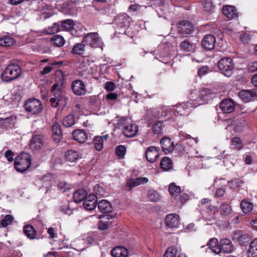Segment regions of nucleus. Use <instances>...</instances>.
Masks as SVG:
<instances>
[{
  "instance_id": "1",
  "label": "nucleus",
  "mask_w": 257,
  "mask_h": 257,
  "mask_svg": "<svg viewBox=\"0 0 257 257\" xmlns=\"http://www.w3.org/2000/svg\"><path fill=\"white\" fill-rule=\"evenodd\" d=\"M82 46L85 47L87 46L88 48H98L102 46V42L96 33H90L85 35L81 41V52L84 51L85 49ZM83 53L81 52V57H83V59L81 60V63H84L83 67H85L87 64L89 65L88 63L89 61L86 57L87 55L83 56Z\"/></svg>"
},
{
  "instance_id": "2",
  "label": "nucleus",
  "mask_w": 257,
  "mask_h": 257,
  "mask_svg": "<svg viewBox=\"0 0 257 257\" xmlns=\"http://www.w3.org/2000/svg\"><path fill=\"white\" fill-rule=\"evenodd\" d=\"M22 73L20 66L15 63L9 64L1 75L4 81L9 82L18 78Z\"/></svg>"
},
{
  "instance_id": "3",
  "label": "nucleus",
  "mask_w": 257,
  "mask_h": 257,
  "mask_svg": "<svg viewBox=\"0 0 257 257\" xmlns=\"http://www.w3.org/2000/svg\"><path fill=\"white\" fill-rule=\"evenodd\" d=\"M31 164V155L27 153H23L16 158L15 167L17 171L24 172L30 167Z\"/></svg>"
},
{
  "instance_id": "4",
  "label": "nucleus",
  "mask_w": 257,
  "mask_h": 257,
  "mask_svg": "<svg viewBox=\"0 0 257 257\" xmlns=\"http://www.w3.org/2000/svg\"><path fill=\"white\" fill-rule=\"evenodd\" d=\"M24 107L26 111L32 115H38L43 110L42 102L36 98H30L27 100Z\"/></svg>"
},
{
  "instance_id": "5",
  "label": "nucleus",
  "mask_w": 257,
  "mask_h": 257,
  "mask_svg": "<svg viewBox=\"0 0 257 257\" xmlns=\"http://www.w3.org/2000/svg\"><path fill=\"white\" fill-rule=\"evenodd\" d=\"M218 67L225 76L230 77L233 73L234 64L230 58L224 57L218 61Z\"/></svg>"
},
{
  "instance_id": "6",
  "label": "nucleus",
  "mask_w": 257,
  "mask_h": 257,
  "mask_svg": "<svg viewBox=\"0 0 257 257\" xmlns=\"http://www.w3.org/2000/svg\"><path fill=\"white\" fill-rule=\"evenodd\" d=\"M213 93L211 91L207 88H204L201 90L198 93V98H196L195 96H192L191 100L193 101L195 105H198L203 104L212 98Z\"/></svg>"
},
{
  "instance_id": "7",
  "label": "nucleus",
  "mask_w": 257,
  "mask_h": 257,
  "mask_svg": "<svg viewBox=\"0 0 257 257\" xmlns=\"http://www.w3.org/2000/svg\"><path fill=\"white\" fill-rule=\"evenodd\" d=\"M196 107V105H195L194 102L189 100L177 106L176 110L181 115L186 116L189 115L192 108H195Z\"/></svg>"
},
{
  "instance_id": "8",
  "label": "nucleus",
  "mask_w": 257,
  "mask_h": 257,
  "mask_svg": "<svg viewBox=\"0 0 257 257\" xmlns=\"http://www.w3.org/2000/svg\"><path fill=\"white\" fill-rule=\"evenodd\" d=\"M46 141V138L42 135H34L31 139L30 147L34 150L40 149L45 144Z\"/></svg>"
},
{
  "instance_id": "9",
  "label": "nucleus",
  "mask_w": 257,
  "mask_h": 257,
  "mask_svg": "<svg viewBox=\"0 0 257 257\" xmlns=\"http://www.w3.org/2000/svg\"><path fill=\"white\" fill-rule=\"evenodd\" d=\"M194 26L193 24L187 21H182L180 22L178 27V32L182 35H187L193 31Z\"/></svg>"
},
{
  "instance_id": "10",
  "label": "nucleus",
  "mask_w": 257,
  "mask_h": 257,
  "mask_svg": "<svg viewBox=\"0 0 257 257\" xmlns=\"http://www.w3.org/2000/svg\"><path fill=\"white\" fill-rule=\"evenodd\" d=\"M219 107L224 113H229L233 111L235 104L231 99H224L219 104Z\"/></svg>"
},
{
  "instance_id": "11",
  "label": "nucleus",
  "mask_w": 257,
  "mask_h": 257,
  "mask_svg": "<svg viewBox=\"0 0 257 257\" xmlns=\"http://www.w3.org/2000/svg\"><path fill=\"white\" fill-rule=\"evenodd\" d=\"M96 197L94 195H89L83 200V206L86 210H92L96 206Z\"/></svg>"
},
{
  "instance_id": "12",
  "label": "nucleus",
  "mask_w": 257,
  "mask_h": 257,
  "mask_svg": "<svg viewBox=\"0 0 257 257\" xmlns=\"http://www.w3.org/2000/svg\"><path fill=\"white\" fill-rule=\"evenodd\" d=\"M162 151L165 153L168 154L172 152L174 149V142L167 137H164L160 141Z\"/></svg>"
},
{
  "instance_id": "13",
  "label": "nucleus",
  "mask_w": 257,
  "mask_h": 257,
  "mask_svg": "<svg viewBox=\"0 0 257 257\" xmlns=\"http://www.w3.org/2000/svg\"><path fill=\"white\" fill-rule=\"evenodd\" d=\"M222 13L228 20L236 19L238 17V13L235 7L233 6H225L222 8Z\"/></svg>"
},
{
  "instance_id": "14",
  "label": "nucleus",
  "mask_w": 257,
  "mask_h": 257,
  "mask_svg": "<svg viewBox=\"0 0 257 257\" xmlns=\"http://www.w3.org/2000/svg\"><path fill=\"white\" fill-rule=\"evenodd\" d=\"M55 83L53 85L51 88L52 92L59 91V89L61 88V86L64 81V76L63 72L58 70L56 71L55 74Z\"/></svg>"
},
{
  "instance_id": "15",
  "label": "nucleus",
  "mask_w": 257,
  "mask_h": 257,
  "mask_svg": "<svg viewBox=\"0 0 257 257\" xmlns=\"http://www.w3.org/2000/svg\"><path fill=\"white\" fill-rule=\"evenodd\" d=\"M159 151L155 147H149L146 151V159L150 162H154L159 157Z\"/></svg>"
},
{
  "instance_id": "16",
  "label": "nucleus",
  "mask_w": 257,
  "mask_h": 257,
  "mask_svg": "<svg viewBox=\"0 0 257 257\" xmlns=\"http://www.w3.org/2000/svg\"><path fill=\"white\" fill-rule=\"evenodd\" d=\"M138 130V126L137 124L130 123L124 126L122 133L126 137L131 138L137 134Z\"/></svg>"
},
{
  "instance_id": "17",
  "label": "nucleus",
  "mask_w": 257,
  "mask_h": 257,
  "mask_svg": "<svg viewBox=\"0 0 257 257\" xmlns=\"http://www.w3.org/2000/svg\"><path fill=\"white\" fill-rule=\"evenodd\" d=\"M149 179L146 177H139L136 179L131 178L126 181V185L129 187V190L140 185L141 184L146 183Z\"/></svg>"
},
{
  "instance_id": "18",
  "label": "nucleus",
  "mask_w": 257,
  "mask_h": 257,
  "mask_svg": "<svg viewBox=\"0 0 257 257\" xmlns=\"http://www.w3.org/2000/svg\"><path fill=\"white\" fill-rule=\"evenodd\" d=\"M166 224L169 227H178L179 225V216L175 214H170L167 215Z\"/></svg>"
},
{
  "instance_id": "19",
  "label": "nucleus",
  "mask_w": 257,
  "mask_h": 257,
  "mask_svg": "<svg viewBox=\"0 0 257 257\" xmlns=\"http://www.w3.org/2000/svg\"><path fill=\"white\" fill-rule=\"evenodd\" d=\"M215 43V38L212 35H206L202 41V45L206 50L212 49Z\"/></svg>"
},
{
  "instance_id": "20",
  "label": "nucleus",
  "mask_w": 257,
  "mask_h": 257,
  "mask_svg": "<svg viewBox=\"0 0 257 257\" xmlns=\"http://www.w3.org/2000/svg\"><path fill=\"white\" fill-rule=\"evenodd\" d=\"M232 238L238 241L241 245H245L246 243L249 240L248 235L243 234L242 232L239 230H236L233 232Z\"/></svg>"
},
{
  "instance_id": "21",
  "label": "nucleus",
  "mask_w": 257,
  "mask_h": 257,
  "mask_svg": "<svg viewBox=\"0 0 257 257\" xmlns=\"http://www.w3.org/2000/svg\"><path fill=\"white\" fill-rule=\"evenodd\" d=\"M52 138L56 143H59L62 138L61 126L56 122H54L52 126Z\"/></svg>"
},
{
  "instance_id": "22",
  "label": "nucleus",
  "mask_w": 257,
  "mask_h": 257,
  "mask_svg": "<svg viewBox=\"0 0 257 257\" xmlns=\"http://www.w3.org/2000/svg\"><path fill=\"white\" fill-rule=\"evenodd\" d=\"M242 211L245 214H248L252 212L253 208V204L248 198L243 199L240 204Z\"/></svg>"
},
{
  "instance_id": "23",
  "label": "nucleus",
  "mask_w": 257,
  "mask_h": 257,
  "mask_svg": "<svg viewBox=\"0 0 257 257\" xmlns=\"http://www.w3.org/2000/svg\"><path fill=\"white\" fill-rule=\"evenodd\" d=\"M180 48L184 52L193 53L195 51L196 46L189 40H185L180 43Z\"/></svg>"
},
{
  "instance_id": "24",
  "label": "nucleus",
  "mask_w": 257,
  "mask_h": 257,
  "mask_svg": "<svg viewBox=\"0 0 257 257\" xmlns=\"http://www.w3.org/2000/svg\"><path fill=\"white\" fill-rule=\"evenodd\" d=\"M111 254L113 257H127L128 252L127 249L123 246H116L112 249Z\"/></svg>"
},
{
  "instance_id": "25",
  "label": "nucleus",
  "mask_w": 257,
  "mask_h": 257,
  "mask_svg": "<svg viewBox=\"0 0 257 257\" xmlns=\"http://www.w3.org/2000/svg\"><path fill=\"white\" fill-rule=\"evenodd\" d=\"M16 117L10 115L6 117H0V124L6 128H12L16 121Z\"/></svg>"
},
{
  "instance_id": "26",
  "label": "nucleus",
  "mask_w": 257,
  "mask_h": 257,
  "mask_svg": "<svg viewBox=\"0 0 257 257\" xmlns=\"http://www.w3.org/2000/svg\"><path fill=\"white\" fill-rule=\"evenodd\" d=\"M220 244L221 245L222 251L224 252L230 253L233 249V247L231 241L228 238L221 239L220 240Z\"/></svg>"
},
{
  "instance_id": "27",
  "label": "nucleus",
  "mask_w": 257,
  "mask_h": 257,
  "mask_svg": "<svg viewBox=\"0 0 257 257\" xmlns=\"http://www.w3.org/2000/svg\"><path fill=\"white\" fill-rule=\"evenodd\" d=\"M107 138L108 135H106L102 137L96 136L93 139V144L96 150L100 151L102 150L103 147V140H106Z\"/></svg>"
},
{
  "instance_id": "28",
  "label": "nucleus",
  "mask_w": 257,
  "mask_h": 257,
  "mask_svg": "<svg viewBox=\"0 0 257 257\" xmlns=\"http://www.w3.org/2000/svg\"><path fill=\"white\" fill-rule=\"evenodd\" d=\"M98 208L102 213L111 212L112 206L110 203L106 200H101L98 203Z\"/></svg>"
},
{
  "instance_id": "29",
  "label": "nucleus",
  "mask_w": 257,
  "mask_h": 257,
  "mask_svg": "<svg viewBox=\"0 0 257 257\" xmlns=\"http://www.w3.org/2000/svg\"><path fill=\"white\" fill-rule=\"evenodd\" d=\"M238 95L244 102H248L254 97L252 90H242L238 92Z\"/></svg>"
},
{
  "instance_id": "30",
  "label": "nucleus",
  "mask_w": 257,
  "mask_h": 257,
  "mask_svg": "<svg viewBox=\"0 0 257 257\" xmlns=\"http://www.w3.org/2000/svg\"><path fill=\"white\" fill-rule=\"evenodd\" d=\"M112 216L109 215L104 216L103 219L99 221L98 223V229L101 230L107 229L110 225V223H111V222L109 221V219H112Z\"/></svg>"
},
{
  "instance_id": "31",
  "label": "nucleus",
  "mask_w": 257,
  "mask_h": 257,
  "mask_svg": "<svg viewBox=\"0 0 257 257\" xmlns=\"http://www.w3.org/2000/svg\"><path fill=\"white\" fill-rule=\"evenodd\" d=\"M160 167L164 171H168L173 168V163L168 157H164L160 162Z\"/></svg>"
},
{
  "instance_id": "32",
  "label": "nucleus",
  "mask_w": 257,
  "mask_h": 257,
  "mask_svg": "<svg viewBox=\"0 0 257 257\" xmlns=\"http://www.w3.org/2000/svg\"><path fill=\"white\" fill-rule=\"evenodd\" d=\"M24 232L25 234L30 239H33L36 238V231L33 226L30 225H27L24 227Z\"/></svg>"
},
{
  "instance_id": "33",
  "label": "nucleus",
  "mask_w": 257,
  "mask_h": 257,
  "mask_svg": "<svg viewBox=\"0 0 257 257\" xmlns=\"http://www.w3.org/2000/svg\"><path fill=\"white\" fill-rule=\"evenodd\" d=\"M147 197L150 201L156 202L161 199V196L157 191L151 189L148 191Z\"/></svg>"
},
{
  "instance_id": "34",
  "label": "nucleus",
  "mask_w": 257,
  "mask_h": 257,
  "mask_svg": "<svg viewBox=\"0 0 257 257\" xmlns=\"http://www.w3.org/2000/svg\"><path fill=\"white\" fill-rule=\"evenodd\" d=\"M15 43V40L9 36H4L0 39V46L3 47H10Z\"/></svg>"
},
{
  "instance_id": "35",
  "label": "nucleus",
  "mask_w": 257,
  "mask_h": 257,
  "mask_svg": "<svg viewBox=\"0 0 257 257\" xmlns=\"http://www.w3.org/2000/svg\"><path fill=\"white\" fill-rule=\"evenodd\" d=\"M248 255L250 257L257 256V238L253 239L250 243Z\"/></svg>"
},
{
  "instance_id": "36",
  "label": "nucleus",
  "mask_w": 257,
  "mask_h": 257,
  "mask_svg": "<svg viewBox=\"0 0 257 257\" xmlns=\"http://www.w3.org/2000/svg\"><path fill=\"white\" fill-rule=\"evenodd\" d=\"M65 157L68 161L73 162L78 160L79 155L77 152L74 150H68L66 153Z\"/></svg>"
},
{
  "instance_id": "37",
  "label": "nucleus",
  "mask_w": 257,
  "mask_h": 257,
  "mask_svg": "<svg viewBox=\"0 0 257 257\" xmlns=\"http://www.w3.org/2000/svg\"><path fill=\"white\" fill-rule=\"evenodd\" d=\"M168 190L172 196H178L181 191L180 187L177 186L175 183L170 184Z\"/></svg>"
},
{
  "instance_id": "38",
  "label": "nucleus",
  "mask_w": 257,
  "mask_h": 257,
  "mask_svg": "<svg viewBox=\"0 0 257 257\" xmlns=\"http://www.w3.org/2000/svg\"><path fill=\"white\" fill-rule=\"evenodd\" d=\"M220 214L223 216H227L230 214L231 211V208L229 205L226 203H223L219 207Z\"/></svg>"
},
{
  "instance_id": "39",
  "label": "nucleus",
  "mask_w": 257,
  "mask_h": 257,
  "mask_svg": "<svg viewBox=\"0 0 257 257\" xmlns=\"http://www.w3.org/2000/svg\"><path fill=\"white\" fill-rule=\"evenodd\" d=\"M126 152V148L123 145H119L115 149V154L119 159H123Z\"/></svg>"
},
{
  "instance_id": "40",
  "label": "nucleus",
  "mask_w": 257,
  "mask_h": 257,
  "mask_svg": "<svg viewBox=\"0 0 257 257\" xmlns=\"http://www.w3.org/2000/svg\"><path fill=\"white\" fill-rule=\"evenodd\" d=\"M51 41L54 45L57 47H61L64 45L65 40L64 38L60 35H55L51 38Z\"/></svg>"
},
{
  "instance_id": "41",
  "label": "nucleus",
  "mask_w": 257,
  "mask_h": 257,
  "mask_svg": "<svg viewBox=\"0 0 257 257\" xmlns=\"http://www.w3.org/2000/svg\"><path fill=\"white\" fill-rule=\"evenodd\" d=\"M71 89L75 95H80V80L78 79L73 81Z\"/></svg>"
},
{
  "instance_id": "42",
  "label": "nucleus",
  "mask_w": 257,
  "mask_h": 257,
  "mask_svg": "<svg viewBox=\"0 0 257 257\" xmlns=\"http://www.w3.org/2000/svg\"><path fill=\"white\" fill-rule=\"evenodd\" d=\"M75 123L74 117L72 114H69L66 116L63 120V124L64 126L69 127L73 125Z\"/></svg>"
},
{
  "instance_id": "43",
  "label": "nucleus",
  "mask_w": 257,
  "mask_h": 257,
  "mask_svg": "<svg viewBox=\"0 0 257 257\" xmlns=\"http://www.w3.org/2000/svg\"><path fill=\"white\" fill-rule=\"evenodd\" d=\"M178 253L177 248L174 246H170L166 250L164 257H176Z\"/></svg>"
},
{
  "instance_id": "44",
  "label": "nucleus",
  "mask_w": 257,
  "mask_h": 257,
  "mask_svg": "<svg viewBox=\"0 0 257 257\" xmlns=\"http://www.w3.org/2000/svg\"><path fill=\"white\" fill-rule=\"evenodd\" d=\"M231 145L234 149L239 150L243 148V144L241 140L238 137H234L231 140Z\"/></svg>"
},
{
  "instance_id": "45",
  "label": "nucleus",
  "mask_w": 257,
  "mask_h": 257,
  "mask_svg": "<svg viewBox=\"0 0 257 257\" xmlns=\"http://www.w3.org/2000/svg\"><path fill=\"white\" fill-rule=\"evenodd\" d=\"M62 28L65 31H70L73 29L74 26V22L72 20L68 19L66 20L61 22Z\"/></svg>"
},
{
  "instance_id": "46",
  "label": "nucleus",
  "mask_w": 257,
  "mask_h": 257,
  "mask_svg": "<svg viewBox=\"0 0 257 257\" xmlns=\"http://www.w3.org/2000/svg\"><path fill=\"white\" fill-rule=\"evenodd\" d=\"M164 127L163 122L160 121H157L152 126V131L155 134H160Z\"/></svg>"
},
{
  "instance_id": "47",
  "label": "nucleus",
  "mask_w": 257,
  "mask_h": 257,
  "mask_svg": "<svg viewBox=\"0 0 257 257\" xmlns=\"http://www.w3.org/2000/svg\"><path fill=\"white\" fill-rule=\"evenodd\" d=\"M59 25L57 23H54L51 27L45 29V33L48 35L55 34L59 31Z\"/></svg>"
},
{
  "instance_id": "48",
  "label": "nucleus",
  "mask_w": 257,
  "mask_h": 257,
  "mask_svg": "<svg viewBox=\"0 0 257 257\" xmlns=\"http://www.w3.org/2000/svg\"><path fill=\"white\" fill-rule=\"evenodd\" d=\"M14 217L11 215H6L2 220L1 224L3 227H6L13 221Z\"/></svg>"
},
{
  "instance_id": "49",
  "label": "nucleus",
  "mask_w": 257,
  "mask_h": 257,
  "mask_svg": "<svg viewBox=\"0 0 257 257\" xmlns=\"http://www.w3.org/2000/svg\"><path fill=\"white\" fill-rule=\"evenodd\" d=\"M202 4L205 10L207 12L211 11L214 8L211 0H202Z\"/></svg>"
},
{
  "instance_id": "50",
  "label": "nucleus",
  "mask_w": 257,
  "mask_h": 257,
  "mask_svg": "<svg viewBox=\"0 0 257 257\" xmlns=\"http://www.w3.org/2000/svg\"><path fill=\"white\" fill-rule=\"evenodd\" d=\"M59 189L62 192H65L70 188V185L66 182H60L58 184Z\"/></svg>"
},
{
  "instance_id": "51",
  "label": "nucleus",
  "mask_w": 257,
  "mask_h": 257,
  "mask_svg": "<svg viewBox=\"0 0 257 257\" xmlns=\"http://www.w3.org/2000/svg\"><path fill=\"white\" fill-rule=\"evenodd\" d=\"M116 86L115 84L111 81L107 82L105 85V89L107 91H112L115 89Z\"/></svg>"
},
{
  "instance_id": "52",
  "label": "nucleus",
  "mask_w": 257,
  "mask_h": 257,
  "mask_svg": "<svg viewBox=\"0 0 257 257\" xmlns=\"http://www.w3.org/2000/svg\"><path fill=\"white\" fill-rule=\"evenodd\" d=\"M72 136L73 139L77 141L78 142H80V138H79V135H80V130L76 129L74 130L72 133Z\"/></svg>"
},
{
  "instance_id": "53",
  "label": "nucleus",
  "mask_w": 257,
  "mask_h": 257,
  "mask_svg": "<svg viewBox=\"0 0 257 257\" xmlns=\"http://www.w3.org/2000/svg\"><path fill=\"white\" fill-rule=\"evenodd\" d=\"M5 156L9 162H12L14 160V153L11 150H8L5 153Z\"/></svg>"
},
{
  "instance_id": "54",
  "label": "nucleus",
  "mask_w": 257,
  "mask_h": 257,
  "mask_svg": "<svg viewBox=\"0 0 257 257\" xmlns=\"http://www.w3.org/2000/svg\"><path fill=\"white\" fill-rule=\"evenodd\" d=\"M240 40L243 43H247L250 40V35L247 33L241 34L240 36Z\"/></svg>"
},
{
  "instance_id": "55",
  "label": "nucleus",
  "mask_w": 257,
  "mask_h": 257,
  "mask_svg": "<svg viewBox=\"0 0 257 257\" xmlns=\"http://www.w3.org/2000/svg\"><path fill=\"white\" fill-rule=\"evenodd\" d=\"M141 8L142 6L139 4H134L130 6L128 10L133 12H135L136 11H140Z\"/></svg>"
},
{
  "instance_id": "56",
  "label": "nucleus",
  "mask_w": 257,
  "mask_h": 257,
  "mask_svg": "<svg viewBox=\"0 0 257 257\" xmlns=\"http://www.w3.org/2000/svg\"><path fill=\"white\" fill-rule=\"evenodd\" d=\"M218 244V240L216 238H213L210 239L209 242L207 243V245L208 246L210 249H211L213 247H214L216 245H217Z\"/></svg>"
},
{
  "instance_id": "57",
  "label": "nucleus",
  "mask_w": 257,
  "mask_h": 257,
  "mask_svg": "<svg viewBox=\"0 0 257 257\" xmlns=\"http://www.w3.org/2000/svg\"><path fill=\"white\" fill-rule=\"evenodd\" d=\"M248 70L250 72L257 71V62H253L248 66Z\"/></svg>"
},
{
  "instance_id": "58",
  "label": "nucleus",
  "mask_w": 257,
  "mask_h": 257,
  "mask_svg": "<svg viewBox=\"0 0 257 257\" xmlns=\"http://www.w3.org/2000/svg\"><path fill=\"white\" fill-rule=\"evenodd\" d=\"M72 53L73 54H80V44H76L73 48L72 50Z\"/></svg>"
},
{
  "instance_id": "59",
  "label": "nucleus",
  "mask_w": 257,
  "mask_h": 257,
  "mask_svg": "<svg viewBox=\"0 0 257 257\" xmlns=\"http://www.w3.org/2000/svg\"><path fill=\"white\" fill-rule=\"evenodd\" d=\"M73 198L76 203L80 202V192L79 190H78L74 193Z\"/></svg>"
},
{
  "instance_id": "60",
  "label": "nucleus",
  "mask_w": 257,
  "mask_h": 257,
  "mask_svg": "<svg viewBox=\"0 0 257 257\" xmlns=\"http://www.w3.org/2000/svg\"><path fill=\"white\" fill-rule=\"evenodd\" d=\"M208 70V68L206 66H203L201 68H200L198 71V74L199 75L200 77H201L205 75L207 71Z\"/></svg>"
},
{
  "instance_id": "61",
  "label": "nucleus",
  "mask_w": 257,
  "mask_h": 257,
  "mask_svg": "<svg viewBox=\"0 0 257 257\" xmlns=\"http://www.w3.org/2000/svg\"><path fill=\"white\" fill-rule=\"evenodd\" d=\"M67 98L65 97L62 99H59L58 101H57V106H60L62 108H64L67 104Z\"/></svg>"
},
{
  "instance_id": "62",
  "label": "nucleus",
  "mask_w": 257,
  "mask_h": 257,
  "mask_svg": "<svg viewBox=\"0 0 257 257\" xmlns=\"http://www.w3.org/2000/svg\"><path fill=\"white\" fill-rule=\"evenodd\" d=\"M210 249L216 254H219L222 251L221 245H219L218 244L215 246L211 248Z\"/></svg>"
},
{
  "instance_id": "63",
  "label": "nucleus",
  "mask_w": 257,
  "mask_h": 257,
  "mask_svg": "<svg viewBox=\"0 0 257 257\" xmlns=\"http://www.w3.org/2000/svg\"><path fill=\"white\" fill-rule=\"evenodd\" d=\"M89 138L91 140V136H88L85 131L81 130V139H83V141H81V144L88 140Z\"/></svg>"
},
{
  "instance_id": "64",
  "label": "nucleus",
  "mask_w": 257,
  "mask_h": 257,
  "mask_svg": "<svg viewBox=\"0 0 257 257\" xmlns=\"http://www.w3.org/2000/svg\"><path fill=\"white\" fill-rule=\"evenodd\" d=\"M117 97V94L116 93H109L106 96V98L108 100H116Z\"/></svg>"
}]
</instances>
